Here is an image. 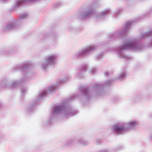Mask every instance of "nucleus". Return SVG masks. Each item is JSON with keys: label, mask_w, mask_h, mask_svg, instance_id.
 Here are the masks:
<instances>
[{"label": "nucleus", "mask_w": 152, "mask_h": 152, "mask_svg": "<svg viewBox=\"0 0 152 152\" xmlns=\"http://www.w3.org/2000/svg\"><path fill=\"white\" fill-rule=\"evenodd\" d=\"M16 21H14L12 22L8 23L3 28V31H9L15 28L16 26Z\"/></svg>", "instance_id": "nucleus-7"}, {"label": "nucleus", "mask_w": 152, "mask_h": 152, "mask_svg": "<svg viewBox=\"0 0 152 152\" xmlns=\"http://www.w3.org/2000/svg\"><path fill=\"white\" fill-rule=\"evenodd\" d=\"M30 108H28V109L29 110Z\"/></svg>", "instance_id": "nucleus-28"}, {"label": "nucleus", "mask_w": 152, "mask_h": 152, "mask_svg": "<svg viewBox=\"0 0 152 152\" xmlns=\"http://www.w3.org/2000/svg\"><path fill=\"white\" fill-rule=\"evenodd\" d=\"M90 72L91 73H93L94 72V70L93 69H91L90 70Z\"/></svg>", "instance_id": "nucleus-23"}, {"label": "nucleus", "mask_w": 152, "mask_h": 152, "mask_svg": "<svg viewBox=\"0 0 152 152\" xmlns=\"http://www.w3.org/2000/svg\"><path fill=\"white\" fill-rule=\"evenodd\" d=\"M126 72L125 70L121 72L120 75L117 77V80H121L124 79L126 77Z\"/></svg>", "instance_id": "nucleus-12"}, {"label": "nucleus", "mask_w": 152, "mask_h": 152, "mask_svg": "<svg viewBox=\"0 0 152 152\" xmlns=\"http://www.w3.org/2000/svg\"><path fill=\"white\" fill-rule=\"evenodd\" d=\"M140 49V47L135 46L132 42H130L121 46L120 47L115 49L117 56L120 58H123L125 59H127L129 57L126 55L124 54V50L125 49H131L136 50H139Z\"/></svg>", "instance_id": "nucleus-2"}, {"label": "nucleus", "mask_w": 152, "mask_h": 152, "mask_svg": "<svg viewBox=\"0 0 152 152\" xmlns=\"http://www.w3.org/2000/svg\"><path fill=\"white\" fill-rule=\"evenodd\" d=\"M94 11V10L93 8L88 9L86 11L83 13L82 15V18H87L91 17Z\"/></svg>", "instance_id": "nucleus-8"}, {"label": "nucleus", "mask_w": 152, "mask_h": 152, "mask_svg": "<svg viewBox=\"0 0 152 152\" xmlns=\"http://www.w3.org/2000/svg\"><path fill=\"white\" fill-rule=\"evenodd\" d=\"M126 127V131L134 128L138 124V122L135 120H132L124 124Z\"/></svg>", "instance_id": "nucleus-6"}, {"label": "nucleus", "mask_w": 152, "mask_h": 152, "mask_svg": "<svg viewBox=\"0 0 152 152\" xmlns=\"http://www.w3.org/2000/svg\"><path fill=\"white\" fill-rule=\"evenodd\" d=\"M1 106H2V104L0 103V108L1 107Z\"/></svg>", "instance_id": "nucleus-24"}, {"label": "nucleus", "mask_w": 152, "mask_h": 152, "mask_svg": "<svg viewBox=\"0 0 152 152\" xmlns=\"http://www.w3.org/2000/svg\"><path fill=\"white\" fill-rule=\"evenodd\" d=\"M131 22L130 21L128 22L125 25L124 29L121 31H119L118 34H121L126 33L130 28L131 27Z\"/></svg>", "instance_id": "nucleus-10"}, {"label": "nucleus", "mask_w": 152, "mask_h": 152, "mask_svg": "<svg viewBox=\"0 0 152 152\" xmlns=\"http://www.w3.org/2000/svg\"><path fill=\"white\" fill-rule=\"evenodd\" d=\"M100 87V85L97 84L96 86L94 88H96L97 89H99Z\"/></svg>", "instance_id": "nucleus-21"}, {"label": "nucleus", "mask_w": 152, "mask_h": 152, "mask_svg": "<svg viewBox=\"0 0 152 152\" xmlns=\"http://www.w3.org/2000/svg\"><path fill=\"white\" fill-rule=\"evenodd\" d=\"M85 70L81 71L80 72V70L78 71V72L76 74V76L77 77H82V73Z\"/></svg>", "instance_id": "nucleus-15"}, {"label": "nucleus", "mask_w": 152, "mask_h": 152, "mask_svg": "<svg viewBox=\"0 0 152 152\" xmlns=\"http://www.w3.org/2000/svg\"><path fill=\"white\" fill-rule=\"evenodd\" d=\"M58 56L56 54L52 53L47 56L44 61L40 62L41 68L45 70L49 67V66H54L56 63V59Z\"/></svg>", "instance_id": "nucleus-3"}, {"label": "nucleus", "mask_w": 152, "mask_h": 152, "mask_svg": "<svg viewBox=\"0 0 152 152\" xmlns=\"http://www.w3.org/2000/svg\"><path fill=\"white\" fill-rule=\"evenodd\" d=\"M71 142V141L70 140V141H69V142Z\"/></svg>", "instance_id": "nucleus-26"}, {"label": "nucleus", "mask_w": 152, "mask_h": 152, "mask_svg": "<svg viewBox=\"0 0 152 152\" xmlns=\"http://www.w3.org/2000/svg\"><path fill=\"white\" fill-rule=\"evenodd\" d=\"M83 69V68H82V69Z\"/></svg>", "instance_id": "nucleus-27"}, {"label": "nucleus", "mask_w": 152, "mask_h": 152, "mask_svg": "<svg viewBox=\"0 0 152 152\" xmlns=\"http://www.w3.org/2000/svg\"><path fill=\"white\" fill-rule=\"evenodd\" d=\"M20 82L19 80L14 81L10 84L8 85L7 87L9 88L15 87L18 86Z\"/></svg>", "instance_id": "nucleus-11"}, {"label": "nucleus", "mask_w": 152, "mask_h": 152, "mask_svg": "<svg viewBox=\"0 0 152 152\" xmlns=\"http://www.w3.org/2000/svg\"><path fill=\"white\" fill-rule=\"evenodd\" d=\"M27 17V15L26 14H23L21 15L20 17V18L21 19H23L26 18Z\"/></svg>", "instance_id": "nucleus-16"}, {"label": "nucleus", "mask_w": 152, "mask_h": 152, "mask_svg": "<svg viewBox=\"0 0 152 152\" xmlns=\"http://www.w3.org/2000/svg\"><path fill=\"white\" fill-rule=\"evenodd\" d=\"M104 74L105 76H107L110 74V73L108 72H104Z\"/></svg>", "instance_id": "nucleus-22"}, {"label": "nucleus", "mask_w": 152, "mask_h": 152, "mask_svg": "<svg viewBox=\"0 0 152 152\" xmlns=\"http://www.w3.org/2000/svg\"><path fill=\"white\" fill-rule=\"evenodd\" d=\"M46 94V91H43L41 93V94H39V96H38L39 98V99H40L42 98L44 96H45Z\"/></svg>", "instance_id": "nucleus-14"}, {"label": "nucleus", "mask_w": 152, "mask_h": 152, "mask_svg": "<svg viewBox=\"0 0 152 152\" xmlns=\"http://www.w3.org/2000/svg\"><path fill=\"white\" fill-rule=\"evenodd\" d=\"M69 78V77L68 76L67 77V79H65V78H63V79L62 80H60L59 81V83H61V82H64L66 80H67V79H68Z\"/></svg>", "instance_id": "nucleus-20"}, {"label": "nucleus", "mask_w": 152, "mask_h": 152, "mask_svg": "<svg viewBox=\"0 0 152 152\" xmlns=\"http://www.w3.org/2000/svg\"><path fill=\"white\" fill-rule=\"evenodd\" d=\"M142 35H141L140 36L138 37L136 39V41L137 42L142 41Z\"/></svg>", "instance_id": "nucleus-18"}, {"label": "nucleus", "mask_w": 152, "mask_h": 152, "mask_svg": "<svg viewBox=\"0 0 152 152\" xmlns=\"http://www.w3.org/2000/svg\"><path fill=\"white\" fill-rule=\"evenodd\" d=\"M91 93V92L87 89H84L83 94L87 99H88L90 97L89 95Z\"/></svg>", "instance_id": "nucleus-13"}, {"label": "nucleus", "mask_w": 152, "mask_h": 152, "mask_svg": "<svg viewBox=\"0 0 152 152\" xmlns=\"http://www.w3.org/2000/svg\"><path fill=\"white\" fill-rule=\"evenodd\" d=\"M96 48V47L94 45L88 46L81 51L76 53L75 55V56L76 57H77L86 55L89 52L94 50Z\"/></svg>", "instance_id": "nucleus-4"}, {"label": "nucleus", "mask_w": 152, "mask_h": 152, "mask_svg": "<svg viewBox=\"0 0 152 152\" xmlns=\"http://www.w3.org/2000/svg\"><path fill=\"white\" fill-rule=\"evenodd\" d=\"M76 111L72 110L68 107L60 104L54 107L51 110L50 118L52 119L58 114H61L65 116H71L76 113Z\"/></svg>", "instance_id": "nucleus-1"}, {"label": "nucleus", "mask_w": 152, "mask_h": 152, "mask_svg": "<svg viewBox=\"0 0 152 152\" xmlns=\"http://www.w3.org/2000/svg\"><path fill=\"white\" fill-rule=\"evenodd\" d=\"M110 11V10L109 9L105 10L103 12L96 14L95 17L97 18H100L101 19H102L104 17L108 14Z\"/></svg>", "instance_id": "nucleus-9"}, {"label": "nucleus", "mask_w": 152, "mask_h": 152, "mask_svg": "<svg viewBox=\"0 0 152 152\" xmlns=\"http://www.w3.org/2000/svg\"><path fill=\"white\" fill-rule=\"evenodd\" d=\"M126 129L124 124L119 123L113 126L111 128V130L113 132L117 134H120L126 131Z\"/></svg>", "instance_id": "nucleus-5"}, {"label": "nucleus", "mask_w": 152, "mask_h": 152, "mask_svg": "<svg viewBox=\"0 0 152 152\" xmlns=\"http://www.w3.org/2000/svg\"><path fill=\"white\" fill-rule=\"evenodd\" d=\"M79 143H80V144H81V143H82V142L81 141L80 142H79Z\"/></svg>", "instance_id": "nucleus-25"}, {"label": "nucleus", "mask_w": 152, "mask_h": 152, "mask_svg": "<svg viewBox=\"0 0 152 152\" xmlns=\"http://www.w3.org/2000/svg\"><path fill=\"white\" fill-rule=\"evenodd\" d=\"M27 89L25 88H22L21 90V92L23 94H24L27 91Z\"/></svg>", "instance_id": "nucleus-19"}, {"label": "nucleus", "mask_w": 152, "mask_h": 152, "mask_svg": "<svg viewBox=\"0 0 152 152\" xmlns=\"http://www.w3.org/2000/svg\"><path fill=\"white\" fill-rule=\"evenodd\" d=\"M55 86L54 85H52L50 86L49 89V91H54L55 90Z\"/></svg>", "instance_id": "nucleus-17"}]
</instances>
